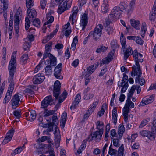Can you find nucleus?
<instances>
[{
    "mask_svg": "<svg viewBox=\"0 0 156 156\" xmlns=\"http://www.w3.org/2000/svg\"><path fill=\"white\" fill-rule=\"evenodd\" d=\"M87 141V140H83L82 143L80 147V149L83 150L84 148L86 147V143Z\"/></svg>",
    "mask_w": 156,
    "mask_h": 156,
    "instance_id": "0e129e2a",
    "label": "nucleus"
},
{
    "mask_svg": "<svg viewBox=\"0 0 156 156\" xmlns=\"http://www.w3.org/2000/svg\"><path fill=\"white\" fill-rule=\"evenodd\" d=\"M108 47L103 46H100L96 50V52L97 53H100L101 52L105 51L107 49Z\"/></svg>",
    "mask_w": 156,
    "mask_h": 156,
    "instance_id": "c9c22d12",
    "label": "nucleus"
},
{
    "mask_svg": "<svg viewBox=\"0 0 156 156\" xmlns=\"http://www.w3.org/2000/svg\"><path fill=\"white\" fill-rule=\"evenodd\" d=\"M54 134L55 135V144L56 145L57 144L59 145L61 140V136L59 129L57 127L55 128Z\"/></svg>",
    "mask_w": 156,
    "mask_h": 156,
    "instance_id": "a211bd4d",
    "label": "nucleus"
},
{
    "mask_svg": "<svg viewBox=\"0 0 156 156\" xmlns=\"http://www.w3.org/2000/svg\"><path fill=\"white\" fill-rule=\"evenodd\" d=\"M156 19V11L152 10L150 12L149 15V20L150 21L154 22Z\"/></svg>",
    "mask_w": 156,
    "mask_h": 156,
    "instance_id": "473e14b6",
    "label": "nucleus"
},
{
    "mask_svg": "<svg viewBox=\"0 0 156 156\" xmlns=\"http://www.w3.org/2000/svg\"><path fill=\"white\" fill-rule=\"evenodd\" d=\"M107 67H105L104 68L102 69L99 74V76H102L107 71Z\"/></svg>",
    "mask_w": 156,
    "mask_h": 156,
    "instance_id": "338daca9",
    "label": "nucleus"
},
{
    "mask_svg": "<svg viewBox=\"0 0 156 156\" xmlns=\"http://www.w3.org/2000/svg\"><path fill=\"white\" fill-rule=\"evenodd\" d=\"M53 56L49 52H47L45 51L44 53L43 54V58L45 59L46 58H47L48 56L49 58H51Z\"/></svg>",
    "mask_w": 156,
    "mask_h": 156,
    "instance_id": "6e6d98bb",
    "label": "nucleus"
},
{
    "mask_svg": "<svg viewBox=\"0 0 156 156\" xmlns=\"http://www.w3.org/2000/svg\"><path fill=\"white\" fill-rule=\"evenodd\" d=\"M45 70L47 75H50L52 72L51 67L50 65L47 66L45 68Z\"/></svg>",
    "mask_w": 156,
    "mask_h": 156,
    "instance_id": "a19ab883",
    "label": "nucleus"
},
{
    "mask_svg": "<svg viewBox=\"0 0 156 156\" xmlns=\"http://www.w3.org/2000/svg\"><path fill=\"white\" fill-rule=\"evenodd\" d=\"M52 42H50L46 44L45 47V51L50 53V52L51 51L52 48Z\"/></svg>",
    "mask_w": 156,
    "mask_h": 156,
    "instance_id": "58836bf2",
    "label": "nucleus"
},
{
    "mask_svg": "<svg viewBox=\"0 0 156 156\" xmlns=\"http://www.w3.org/2000/svg\"><path fill=\"white\" fill-rule=\"evenodd\" d=\"M95 70L94 65L89 66L87 69V71L90 72L91 74L95 71Z\"/></svg>",
    "mask_w": 156,
    "mask_h": 156,
    "instance_id": "680f3d73",
    "label": "nucleus"
},
{
    "mask_svg": "<svg viewBox=\"0 0 156 156\" xmlns=\"http://www.w3.org/2000/svg\"><path fill=\"white\" fill-rule=\"evenodd\" d=\"M123 49V51L124 53V59L126 60L129 57V56L133 54V51L131 48L129 46L128 48H126V47L124 48Z\"/></svg>",
    "mask_w": 156,
    "mask_h": 156,
    "instance_id": "f3484780",
    "label": "nucleus"
},
{
    "mask_svg": "<svg viewBox=\"0 0 156 156\" xmlns=\"http://www.w3.org/2000/svg\"><path fill=\"white\" fill-rule=\"evenodd\" d=\"M103 29V26L101 24L97 25L94 28V31L90 32L88 37H93V38L95 41L100 39L102 34V30Z\"/></svg>",
    "mask_w": 156,
    "mask_h": 156,
    "instance_id": "7ed1b4c3",
    "label": "nucleus"
},
{
    "mask_svg": "<svg viewBox=\"0 0 156 156\" xmlns=\"http://www.w3.org/2000/svg\"><path fill=\"white\" fill-rule=\"evenodd\" d=\"M15 72H13V75L12 76L11 75L10 73L9 72V77L8 81L10 82L9 87L8 88L7 92L9 91L11 94H12L14 89V82H13V76L14 73Z\"/></svg>",
    "mask_w": 156,
    "mask_h": 156,
    "instance_id": "dca6fc26",
    "label": "nucleus"
},
{
    "mask_svg": "<svg viewBox=\"0 0 156 156\" xmlns=\"http://www.w3.org/2000/svg\"><path fill=\"white\" fill-rule=\"evenodd\" d=\"M73 13L69 17V20L72 24L74 23L73 20L76 16L78 12V10L77 7H74L72 10Z\"/></svg>",
    "mask_w": 156,
    "mask_h": 156,
    "instance_id": "aec40b11",
    "label": "nucleus"
},
{
    "mask_svg": "<svg viewBox=\"0 0 156 156\" xmlns=\"http://www.w3.org/2000/svg\"><path fill=\"white\" fill-rule=\"evenodd\" d=\"M31 21L32 22L33 24L36 27L38 28H39L40 27V21L38 18H35L34 20L33 18H32L30 19Z\"/></svg>",
    "mask_w": 156,
    "mask_h": 156,
    "instance_id": "72a5a7b5",
    "label": "nucleus"
},
{
    "mask_svg": "<svg viewBox=\"0 0 156 156\" xmlns=\"http://www.w3.org/2000/svg\"><path fill=\"white\" fill-rule=\"evenodd\" d=\"M9 92V91L7 92L6 93L5 97L4 99L3 103L4 104L7 103L11 98L12 94H11L10 92Z\"/></svg>",
    "mask_w": 156,
    "mask_h": 156,
    "instance_id": "2f4dec72",
    "label": "nucleus"
},
{
    "mask_svg": "<svg viewBox=\"0 0 156 156\" xmlns=\"http://www.w3.org/2000/svg\"><path fill=\"white\" fill-rule=\"evenodd\" d=\"M118 7L121 10V11H122L123 10L126 9V7H127V5L124 2H121L119 5V6Z\"/></svg>",
    "mask_w": 156,
    "mask_h": 156,
    "instance_id": "a18cd8bd",
    "label": "nucleus"
},
{
    "mask_svg": "<svg viewBox=\"0 0 156 156\" xmlns=\"http://www.w3.org/2000/svg\"><path fill=\"white\" fill-rule=\"evenodd\" d=\"M121 10L117 6L114 7L112 10L111 13L108 16L110 20L115 21L119 19L121 14Z\"/></svg>",
    "mask_w": 156,
    "mask_h": 156,
    "instance_id": "20e7f679",
    "label": "nucleus"
},
{
    "mask_svg": "<svg viewBox=\"0 0 156 156\" xmlns=\"http://www.w3.org/2000/svg\"><path fill=\"white\" fill-rule=\"evenodd\" d=\"M62 69H59V70H54V76L57 79H62L63 77L61 75V72Z\"/></svg>",
    "mask_w": 156,
    "mask_h": 156,
    "instance_id": "bb28decb",
    "label": "nucleus"
},
{
    "mask_svg": "<svg viewBox=\"0 0 156 156\" xmlns=\"http://www.w3.org/2000/svg\"><path fill=\"white\" fill-rule=\"evenodd\" d=\"M123 84H122L121 83L120 85L118 84V86L119 87L120 86L122 87L121 91V94L126 92L129 86L128 82H126L124 85H123Z\"/></svg>",
    "mask_w": 156,
    "mask_h": 156,
    "instance_id": "7c9ffc66",
    "label": "nucleus"
},
{
    "mask_svg": "<svg viewBox=\"0 0 156 156\" xmlns=\"http://www.w3.org/2000/svg\"><path fill=\"white\" fill-rule=\"evenodd\" d=\"M105 30L107 34L108 35L112 34L113 32V28L112 27L106 26L105 28Z\"/></svg>",
    "mask_w": 156,
    "mask_h": 156,
    "instance_id": "09e8293b",
    "label": "nucleus"
},
{
    "mask_svg": "<svg viewBox=\"0 0 156 156\" xmlns=\"http://www.w3.org/2000/svg\"><path fill=\"white\" fill-rule=\"evenodd\" d=\"M103 2L101 7V10L103 12L106 13L109 11L108 2L107 0H104Z\"/></svg>",
    "mask_w": 156,
    "mask_h": 156,
    "instance_id": "4be33fe9",
    "label": "nucleus"
},
{
    "mask_svg": "<svg viewBox=\"0 0 156 156\" xmlns=\"http://www.w3.org/2000/svg\"><path fill=\"white\" fill-rule=\"evenodd\" d=\"M53 101V99L51 95L47 96L41 101V107L44 109L47 108L49 105H51L53 104H55Z\"/></svg>",
    "mask_w": 156,
    "mask_h": 156,
    "instance_id": "423d86ee",
    "label": "nucleus"
},
{
    "mask_svg": "<svg viewBox=\"0 0 156 156\" xmlns=\"http://www.w3.org/2000/svg\"><path fill=\"white\" fill-rule=\"evenodd\" d=\"M126 82H128V76L125 73H123V77L122 80V82L121 83L122 84H123L126 83Z\"/></svg>",
    "mask_w": 156,
    "mask_h": 156,
    "instance_id": "5fc2aeb1",
    "label": "nucleus"
},
{
    "mask_svg": "<svg viewBox=\"0 0 156 156\" xmlns=\"http://www.w3.org/2000/svg\"><path fill=\"white\" fill-rule=\"evenodd\" d=\"M47 3L46 0H41V6L42 9H44Z\"/></svg>",
    "mask_w": 156,
    "mask_h": 156,
    "instance_id": "774afa93",
    "label": "nucleus"
},
{
    "mask_svg": "<svg viewBox=\"0 0 156 156\" xmlns=\"http://www.w3.org/2000/svg\"><path fill=\"white\" fill-rule=\"evenodd\" d=\"M154 100V97L153 95H151L148 98L147 96H146L142 99L141 101L140 102L138 106H144L145 105L149 104L152 103Z\"/></svg>",
    "mask_w": 156,
    "mask_h": 156,
    "instance_id": "9d476101",
    "label": "nucleus"
},
{
    "mask_svg": "<svg viewBox=\"0 0 156 156\" xmlns=\"http://www.w3.org/2000/svg\"><path fill=\"white\" fill-rule=\"evenodd\" d=\"M13 114L16 119H19L21 117V114L20 112L18 110H16L14 111L13 112Z\"/></svg>",
    "mask_w": 156,
    "mask_h": 156,
    "instance_id": "49530a36",
    "label": "nucleus"
},
{
    "mask_svg": "<svg viewBox=\"0 0 156 156\" xmlns=\"http://www.w3.org/2000/svg\"><path fill=\"white\" fill-rule=\"evenodd\" d=\"M135 61L136 62V66H135V65H133V66L132 67V68H133V67L134 66L135 67H136V73H139V76H141V75H142V72L141 71L140 69V66L139 64V62L138 61V58H137V59L136 58H134ZM133 70H132V71Z\"/></svg>",
    "mask_w": 156,
    "mask_h": 156,
    "instance_id": "393cba45",
    "label": "nucleus"
},
{
    "mask_svg": "<svg viewBox=\"0 0 156 156\" xmlns=\"http://www.w3.org/2000/svg\"><path fill=\"white\" fill-rule=\"evenodd\" d=\"M50 65L52 66H55L56 65V58L53 55L51 58H50Z\"/></svg>",
    "mask_w": 156,
    "mask_h": 156,
    "instance_id": "c03bdc74",
    "label": "nucleus"
},
{
    "mask_svg": "<svg viewBox=\"0 0 156 156\" xmlns=\"http://www.w3.org/2000/svg\"><path fill=\"white\" fill-rule=\"evenodd\" d=\"M120 42L121 45H122V48H124L126 47V41L125 38H120Z\"/></svg>",
    "mask_w": 156,
    "mask_h": 156,
    "instance_id": "052dcab7",
    "label": "nucleus"
},
{
    "mask_svg": "<svg viewBox=\"0 0 156 156\" xmlns=\"http://www.w3.org/2000/svg\"><path fill=\"white\" fill-rule=\"evenodd\" d=\"M140 134L142 136H147L151 140L154 141L156 135V119L153 123L151 132L146 130H142L140 132Z\"/></svg>",
    "mask_w": 156,
    "mask_h": 156,
    "instance_id": "f03ea898",
    "label": "nucleus"
},
{
    "mask_svg": "<svg viewBox=\"0 0 156 156\" xmlns=\"http://www.w3.org/2000/svg\"><path fill=\"white\" fill-rule=\"evenodd\" d=\"M14 132V130H10L8 132L5 138L3 141V144H5L11 140L13 136Z\"/></svg>",
    "mask_w": 156,
    "mask_h": 156,
    "instance_id": "4468645a",
    "label": "nucleus"
},
{
    "mask_svg": "<svg viewBox=\"0 0 156 156\" xmlns=\"http://www.w3.org/2000/svg\"><path fill=\"white\" fill-rule=\"evenodd\" d=\"M61 84L58 80L56 81L54 84L53 90V96L55 97V100H57L61 93Z\"/></svg>",
    "mask_w": 156,
    "mask_h": 156,
    "instance_id": "0eeeda50",
    "label": "nucleus"
},
{
    "mask_svg": "<svg viewBox=\"0 0 156 156\" xmlns=\"http://www.w3.org/2000/svg\"><path fill=\"white\" fill-rule=\"evenodd\" d=\"M88 15L87 12H85L82 16L80 22V25L82 27V30H85L88 23Z\"/></svg>",
    "mask_w": 156,
    "mask_h": 156,
    "instance_id": "1a4fd4ad",
    "label": "nucleus"
},
{
    "mask_svg": "<svg viewBox=\"0 0 156 156\" xmlns=\"http://www.w3.org/2000/svg\"><path fill=\"white\" fill-rule=\"evenodd\" d=\"M25 28L26 30H27L29 28L30 25V22L28 17H26L25 18Z\"/></svg>",
    "mask_w": 156,
    "mask_h": 156,
    "instance_id": "37998d69",
    "label": "nucleus"
},
{
    "mask_svg": "<svg viewBox=\"0 0 156 156\" xmlns=\"http://www.w3.org/2000/svg\"><path fill=\"white\" fill-rule=\"evenodd\" d=\"M133 67V71L131 72V76L132 77L135 76V75H137V77H136L135 79V82L136 83H139L141 85H144V84L145 80L144 79L142 78L140 81V78L141 76H139V73H136V67L134 66Z\"/></svg>",
    "mask_w": 156,
    "mask_h": 156,
    "instance_id": "6e6552de",
    "label": "nucleus"
},
{
    "mask_svg": "<svg viewBox=\"0 0 156 156\" xmlns=\"http://www.w3.org/2000/svg\"><path fill=\"white\" fill-rule=\"evenodd\" d=\"M134 107V103L131 101V100L128 101V100H126L124 108H128L129 109L130 108H133Z\"/></svg>",
    "mask_w": 156,
    "mask_h": 156,
    "instance_id": "c756f323",
    "label": "nucleus"
},
{
    "mask_svg": "<svg viewBox=\"0 0 156 156\" xmlns=\"http://www.w3.org/2000/svg\"><path fill=\"white\" fill-rule=\"evenodd\" d=\"M136 39L135 40L136 42L140 45H143L144 41L142 40L140 37H136Z\"/></svg>",
    "mask_w": 156,
    "mask_h": 156,
    "instance_id": "864d4df0",
    "label": "nucleus"
},
{
    "mask_svg": "<svg viewBox=\"0 0 156 156\" xmlns=\"http://www.w3.org/2000/svg\"><path fill=\"white\" fill-rule=\"evenodd\" d=\"M93 111V108H90L86 112V113L84 115L83 117V119H87Z\"/></svg>",
    "mask_w": 156,
    "mask_h": 156,
    "instance_id": "f704fd0d",
    "label": "nucleus"
},
{
    "mask_svg": "<svg viewBox=\"0 0 156 156\" xmlns=\"http://www.w3.org/2000/svg\"><path fill=\"white\" fill-rule=\"evenodd\" d=\"M50 139L49 136H42L41 138L38 139L37 140L39 142H43L46 140H49Z\"/></svg>",
    "mask_w": 156,
    "mask_h": 156,
    "instance_id": "603ef678",
    "label": "nucleus"
},
{
    "mask_svg": "<svg viewBox=\"0 0 156 156\" xmlns=\"http://www.w3.org/2000/svg\"><path fill=\"white\" fill-rule=\"evenodd\" d=\"M148 121L146 119L143 120L141 121V124L139 126V128H142L148 123Z\"/></svg>",
    "mask_w": 156,
    "mask_h": 156,
    "instance_id": "13d9d810",
    "label": "nucleus"
},
{
    "mask_svg": "<svg viewBox=\"0 0 156 156\" xmlns=\"http://www.w3.org/2000/svg\"><path fill=\"white\" fill-rule=\"evenodd\" d=\"M48 152L50 154V155H48L46 156L44 154H42L40 156H55L54 154H53V153L54 152L53 149L51 148V149L48 150Z\"/></svg>",
    "mask_w": 156,
    "mask_h": 156,
    "instance_id": "e2e57ef3",
    "label": "nucleus"
},
{
    "mask_svg": "<svg viewBox=\"0 0 156 156\" xmlns=\"http://www.w3.org/2000/svg\"><path fill=\"white\" fill-rule=\"evenodd\" d=\"M20 101L19 96L18 94H16L14 95L11 101L12 109H16V106L18 105Z\"/></svg>",
    "mask_w": 156,
    "mask_h": 156,
    "instance_id": "2eb2a0df",
    "label": "nucleus"
},
{
    "mask_svg": "<svg viewBox=\"0 0 156 156\" xmlns=\"http://www.w3.org/2000/svg\"><path fill=\"white\" fill-rule=\"evenodd\" d=\"M147 30L146 24L145 23H143L142 24L141 30V35L142 37L144 38L145 36V34Z\"/></svg>",
    "mask_w": 156,
    "mask_h": 156,
    "instance_id": "c85d7f7f",
    "label": "nucleus"
},
{
    "mask_svg": "<svg viewBox=\"0 0 156 156\" xmlns=\"http://www.w3.org/2000/svg\"><path fill=\"white\" fill-rule=\"evenodd\" d=\"M46 111L44 112V116H48L54 114L55 111L54 110H49L48 111L47 109H46Z\"/></svg>",
    "mask_w": 156,
    "mask_h": 156,
    "instance_id": "79ce46f5",
    "label": "nucleus"
},
{
    "mask_svg": "<svg viewBox=\"0 0 156 156\" xmlns=\"http://www.w3.org/2000/svg\"><path fill=\"white\" fill-rule=\"evenodd\" d=\"M44 77L41 76V74H38L34 76L33 79V83L35 84H40L44 80Z\"/></svg>",
    "mask_w": 156,
    "mask_h": 156,
    "instance_id": "ddd939ff",
    "label": "nucleus"
},
{
    "mask_svg": "<svg viewBox=\"0 0 156 156\" xmlns=\"http://www.w3.org/2000/svg\"><path fill=\"white\" fill-rule=\"evenodd\" d=\"M110 61L111 60L106 57L102 59L100 63V65L102 66L104 64H108Z\"/></svg>",
    "mask_w": 156,
    "mask_h": 156,
    "instance_id": "8fccbe9b",
    "label": "nucleus"
},
{
    "mask_svg": "<svg viewBox=\"0 0 156 156\" xmlns=\"http://www.w3.org/2000/svg\"><path fill=\"white\" fill-rule=\"evenodd\" d=\"M101 122L100 121H98L96 122L97 129L99 130V131H96L92 133L91 134L89 135L88 136V139H90V141L93 140L94 139L97 140H101V136L103 133V129L102 128L100 129L99 126H101L103 127L104 126V123L102 122L101 124L100 123Z\"/></svg>",
    "mask_w": 156,
    "mask_h": 156,
    "instance_id": "f257e3e1",
    "label": "nucleus"
},
{
    "mask_svg": "<svg viewBox=\"0 0 156 156\" xmlns=\"http://www.w3.org/2000/svg\"><path fill=\"white\" fill-rule=\"evenodd\" d=\"M16 53L14 52L11 56V59L9 62L8 69L11 75H13V72H15L16 68Z\"/></svg>",
    "mask_w": 156,
    "mask_h": 156,
    "instance_id": "39448f33",
    "label": "nucleus"
},
{
    "mask_svg": "<svg viewBox=\"0 0 156 156\" xmlns=\"http://www.w3.org/2000/svg\"><path fill=\"white\" fill-rule=\"evenodd\" d=\"M25 117L28 120L32 122L36 119V113L34 110H29L28 112H26L25 114Z\"/></svg>",
    "mask_w": 156,
    "mask_h": 156,
    "instance_id": "9b49d317",
    "label": "nucleus"
},
{
    "mask_svg": "<svg viewBox=\"0 0 156 156\" xmlns=\"http://www.w3.org/2000/svg\"><path fill=\"white\" fill-rule=\"evenodd\" d=\"M124 151V146L123 144H122L119 148L117 156H123Z\"/></svg>",
    "mask_w": 156,
    "mask_h": 156,
    "instance_id": "4c0bfd02",
    "label": "nucleus"
},
{
    "mask_svg": "<svg viewBox=\"0 0 156 156\" xmlns=\"http://www.w3.org/2000/svg\"><path fill=\"white\" fill-rule=\"evenodd\" d=\"M34 0H26V7L28 9L30 8L34 5Z\"/></svg>",
    "mask_w": 156,
    "mask_h": 156,
    "instance_id": "ea45409f",
    "label": "nucleus"
},
{
    "mask_svg": "<svg viewBox=\"0 0 156 156\" xmlns=\"http://www.w3.org/2000/svg\"><path fill=\"white\" fill-rule=\"evenodd\" d=\"M135 0H132L131 1L129 5L130 9L133 10L134 7L135 5Z\"/></svg>",
    "mask_w": 156,
    "mask_h": 156,
    "instance_id": "69168bd1",
    "label": "nucleus"
},
{
    "mask_svg": "<svg viewBox=\"0 0 156 156\" xmlns=\"http://www.w3.org/2000/svg\"><path fill=\"white\" fill-rule=\"evenodd\" d=\"M119 140L118 139H114L113 140V145L115 147H119L120 145Z\"/></svg>",
    "mask_w": 156,
    "mask_h": 156,
    "instance_id": "bf43d9fd",
    "label": "nucleus"
},
{
    "mask_svg": "<svg viewBox=\"0 0 156 156\" xmlns=\"http://www.w3.org/2000/svg\"><path fill=\"white\" fill-rule=\"evenodd\" d=\"M130 23L131 26L137 30L140 29V23L138 20H136L134 19H131Z\"/></svg>",
    "mask_w": 156,
    "mask_h": 156,
    "instance_id": "b1692460",
    "label": "nucleus"
},
{
    "mask_svg": "<svg viewBox=\"0 0 156 156\" xmlns=\"http://www.w3.org/2000/svg\"><path fill=\"white\" fill-rule=\"evenodd\" d=\"M117 115L116 108L114 107L112 111V120L115 125L117 123Z\"/></svg>",
    "mask_w": 156,
    "mask_h": 156,
    "instance_id": "a878e982",
    "label": "nucleus"
},
{
    "mask_svg": "<svg viewBox=\"0 0 156 156\" xmlns=\"http://www.w3.org/2000/svg\"><path fill=\"white\" fill-rule=\"evenodd\" d=\"M3 3V12L5 20H6L7 18V12L8 5V0H4Z\"/></svg>",
    "mask_w": 156,
    "mask_h": 156,
    "instance_id": "412c9836",
    "label": "nucleus"
},
{
    "mask_svg": "<svg viewBox=\"0 0 156 156\" xmlns=\"http://www.w3.org/2000/svg\"><path fill=\"white\" fill-rule=\"evenodd\" d=\"M118 152V151L114 149H109L108 154L112 156L116 155Z\"/></svg>",
    "mask_w": 156,
    "mask_h": 156,
    "instance_id": "3c124183",
    "label": "nucleus"
},
{
    "mask_svg": "<svg viewBox=\"0 0 156 156\" xmlns=\"http://www.w3.org/2000/svg\"><path fill=\"white\" fill-rule=\"evenodd\" d=\"M30 8L28 9L27 10V16L29 17L30 19L31 18H35L37 16V12L35 10L34 8Z\"/></svg>",
    "mask_w": 156,
    "mask_h": 156,
    "instance_id": "6ab92c4d",
    "label": "nucleus"
},
{
    "mask_svg": "<svg viewBox=\"0 0 156 156\" xmlns=\"http://www.w3.org/2000/svg\"><path fill=\"white\" fill-rule=\"evenodd\" d=\"M28 58V55L27 54H24L21 58V61L23 63H25L27 60Z\"/></svg>",
    "mask_w": 156,
    "mask_h": 156,
    "instance_id": "de8ad7c7",
    "label": "nucleus"
},
{
    "mask_svg": "<svg viewBox=\"0 0 156 156\" xmlns=\"http://www.w3.org/2000/svg\"><path fill=\"white\" fill-rule=\"evenodd\" d=\"M67 95V93L66 90H64L59 97L58 103H60L63 102L66 99Z\"/></svg>",
    "mask_w": 156,
    "mask_h": 156,
    "instance_id": "cd10ccee",
    "label": "nucleus"
},
{
    "mask_svg": "<svg viewBox=\"0 0 156 156\" xmlns=\"http://www.w3.org/2000/svg\"><path fill=\"white\" fill-rule=\"evenodd\" d=\"M94 94H87L84 97V99L86 100H88L94 97Z\"/></svg>",
    "mask_w": 156,
    "mask_h": 156,
    "instance_id": "4d7b16f0",
    "label": "nucleus"
},
{
    "mask_svg": "<svg viewBox=\"0 0 156 156\" xmlns=\"http://www.w3.org/2000/svg\"><path fill=\"white\" fill-rule=\"evenodd\" d=\"M53 11H50L47 14L46 18L48 20L46 22L44 23V24H48L52 23L54 20V17L51 16V14L53 13Z\"/></svg>",
    "mask_w": 156,
    "mask_h": 156,
    "instance_id": "5701e85b",
    "label": "nucleus"
},
{
    "mask_svg": "<svg viewBox=\"0 0 156 156\" xmlns=\"http://www.w3.org/2000/svg\"><path fill=\"white\" fill-rule=\"evenodd\" d=\"M69 6H67V3L66 2H64L63 4L61 3L58 6L57 9V12L59 14H61L65 10L68 9L70 7V3L68 4Z\"/></svg>",
    "mask_w": 156,
    "mask_h": 156,
    "instance_id": "f8f14e48",
    "label": "nucleus"
},
{
    "mask_svg": "<svg viewBox=\"0 0 156 156\" xmlns=\"http://www.w3.org/2000/svg\"><path fill=\"white\" fill-rule=\"evenodd\" d=\"M24 144L23 145V146L21 147L18 148L12 152L11 153V155H15L16 154H17L18 153H20L23 150V148L24 147Z\"/></svg>",
    "mask_w": 156,
    "mask_h": 156,
    "instance_id": "e433bc0d",
    "label": "nucleus"
}]
</instances>
